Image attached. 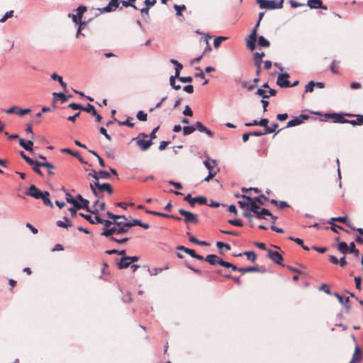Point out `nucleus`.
Listing matches in <instances>:
<instances>
[{"mask_svg": "<svg viewBox=\"0 0 363 363\" xmlns=\"http://www.w3.org/2000/svg\"><path fill=\"white\" fill-rule=\"evenodd\" d=\"M147 113L143 111H139L137 113V118L140 121H147Z\"/></svg>", "mask_w": 363, "mask_h": 363, "instance_id": "46", "label": "nucleus"}, {"mask_svg": "<svg viewBox=\"0 0 363 363\" xmlns=\"http://www.w3.org/2000/svg\"><path fill=\"white\" fill-rule=\"evenodd\" d=\"M216 246L218 248L220 252L222 254L223 253V249H225L226 251H228L230 250V246L228 244H226V243H224V242H222L220 241L216 242Z\"/></svg>", "mask_w": 363, "mask_h": 363, "instance_id": "36", "label": "nucleus"}, {"mask_svg": "<svg viewBox=\"0 0 363 363\" xmlns=\"http://www.w3.org/2000/svg\"><path fill=\"white\" fill-rule=\"evenodd\" d=\"M196 130V128L194 125L184 126L183 128V134L184 135H188L193 133Z\"/></svg>", "mask_w": 363, "mask_h": 363, "instance_id": "41", "label": "nucleus"}, {"mask_svg": "<svg viewBox=\"0 0 363 363\" xmlns=\"http://www.w3.org/2000/svg\"><path fill=\"white\" fill-rule=\"evenodd\" d=\"M84 110L86 111V112L92 114L93 116L97 115V112H96L94 106L90 104H88L87 106L85 108H84Z\"/></svg>", "mask_w": 363, "mask_h": 363, "instance_id": "44", "label": "nucleus"}, {"mask_svg": "<svg viewBox=\"0 0 363 363\" xmlns=\"http://www.w3.org/2000/svg\"><path fill=\"white\" fill-rule=\"evenodd\" d=\"M99 132L104 135L105 136V138L108 140H111V137L110 136V135H108L107 133V131H106V129L104 127H101L100 129H99Z\"/></svg>", "mask_w": 363, "mask_h": 363, "instance_id": "61", "label": "nucleus"}, {"mask_svg": "<svg viewBox=\"0 0 363 363\" xmlns=\"http://www.w3.org/2000/svg\"><path fill=\"white\" fill-rule=\"evenodd\" d=\"M41 162H37V161H35V163L34 164H33V169L34 170L35 172H36L37 174H38L39 175H43V173L41 172V170L40 169V167H42L41 165H40L39 164H40Z\"/></svg>", "mask_w": 363, "mask_h": 363, "instance_id": "53", "label": "nucleus"}, {"mask_svg": "<svg viewBox=\"0 0 363 363\" xmlns=\"http://www.w3.org/2000/svg\"><path fill=\"white\" fill-rule=\"evenodd\" d=\"M20 155L28 164H29L30 165L34 164L35 161L33 159H31L30 157L26 156V154L23 151H21Z\"/></svg>", "mask_w": 363, "mask_h": 363, "instance_id": "52", "label": "nucleus"}, {"mask_svg": "<svg viewBox=\"0 0 363 363\" xmlns=\"http://www.w3.org/2000/svg\"><path fill=\"white\" fill-rule=\"evenodd\" d=\"M79 215L88 220L91 224H99L101 222V218L96 215L93 216L91 214H84L82 213H80Z\"/></svg>", "mask_w": 363, "mask_h": 363, "instance_id": "14", "label": "nucleus"}, {"mask_svg": "<svg viewBox=\"0 0 363 363\" xmlns=\"http://www.w3.org/2000/svg\"><path fill=\"white\" fill-rule=\"evenodd\" d=\"M243 255H246L247 259L252 262H254L257 258L256 254L252 251L245 252Z\"/></svg>", "mask_w": 363, "mask_h": 363, "instance_id": "51", "label": "nucleus"}, {"mask_svg": "<svg viewBox=\"0 0 363 363\" xmlns=\"http://www.w3.org/2000/svg\"><path fill=\"white\" fill-rule=\"evenodd\" d=\"M174 9L177 11V16H182V11L186 9V6L184 5H182V6H180V5H174Z\"/></svg>", "mask_w": 363, "mask_h": 363, "instance_id": "57", "label": "nucleus"}, {"mask_svg": "<svg viewBox=\"0 0 363 363\" xmlns=\"http://www.w3.org/2000/svg\"><path fill=\"white\" fill-rule=\"evenodd\" d=\"M91 189L93 194L97 198L103 197L104 193L106 192L108 195L113 194V189L111 184L104 183L101 184L99 181H94L90 184Z\"/></svg>", "mask_w": 363, "mask_h": 363, "instance_id": "4", "label": "nucleus"}, {"mask_svg": "<svg viewBox=\"0 0 363 363\" xmlns=\"http://www.w3.org/2000/svg\"><path fill=\"white\" fill-rule=\"evenodd\" d=\"M349 120L344 118L341 115H335V122L348 123Z\"/></svg>", "mask_w": 363, "mask_h": 363, "instance_id": "60", "label": "nucleus"}, {"mask_svg": "<svg viewBox=\"0 0 363 363\" xmlns=\"http://www.w3.org/2000/svg\"><path fill=\"white\" fill-rule=\"evenodd\" d=\"M277 123H273L271 126H268V124L267 125V127H265L264 129V133L269 134L274 133L276 129L278 128Z\"/></svg>", "mask_w": 363, "mask_h": 363, "instance_id": "43", "label": "nucleus"}, {"mask_svg": "<svg viewBox=\"0 0 363 363\" xmlns=\"http://www.w3.org/2000/svg\"><path fill=\"white\" fill-rule=\"evenodd\" d=\"M77 199L80 201L79 207L78 208H86L88 207L89 201L84 199L80 194L77 196Z\"/></svg>", "mask_w": 363, "mask_h": 363, "instance_id": "37", "label": "nucleus"}, {"mask_svg": "<svg viewBox=\"0 0 363 363\" xmlns=\"http://www.w3.org/2000/svg\"><path fill=\"white\" fill-rule=\"evenodd\" d=\"M126 223H127V226L128 227L129 229L131 227L135 226V225L140 226V227L143 228L144 229H148L150 228L149 224L142 223V221L138 219H133L131 221L126 220Z\"/></svg>", "mask_w": 363, "mask_h": 363, "instance_id": "18", "label": "nucleus"}, {"mask_svg": "<svg viewBox=\"0 0 363 363\" xmlns=\"http://www.w3.org/2000/svg\"><path fill=\"white\" fill-rule=\"evenodd\" d=\"M152 143L151 140H138L137 145L140 147L142 150H147L151 145Z\"/></svg>", "mask_w": 363, "mask_h": 363, "instance_id": "24", "label": "nucleus"}, {"mask_svg": "<svg viewBox=\"0 0 363 363\" xmlns=\"http://www.w3.org/2000/svg\"><path fill=\"white\" fill-rule=\"evenodd\" d=\"M258 45L261 47L269 48L270 45L269 41L264 36L260 35L258 38Z\"/></svg>", "mask_w": 363, "mask_h": 363, "instance_id": "33", "label": "nucleus"}, {"mask_svg": "<svg viewBox=\"0 0 363 363\" xmlns=\"http://www.w3.org/2000/svg\"><path fill=\"white\" fill-rule=\"evenodd\" d=\"M204 166L207 168L208 172H216L218 173V168L217 167V163L214 160H210L208 158L206 160L203 162Z\"/></svg>", "mask_w": 363, "mask_h": 363, "instance_id": "12", "label": "nucleus"}, {"mask_svg": "<svg viewBox=\"0 0 363 363\" xmlns=\"http://www.w3.org/2000/svg\"><path fill=\"white\" fill-rule=\"evenodd\" d=\"M64 219L65 221L63 220H58L57 222V225L60 228H67L71 227L72 225V223L70 220H69L67 217H64Z\"/></svg>", "mask_w": 363, "mask_h": 363, "instance_id": "27", "label": "nucleus"}, {"mask_svg": "<svg viewBox=\"0 0 363 363\" xmlns=\"http://www.w3.org/2000/svg\"><path fill=\"white\" fill-rule=\"evenodd\" d=\"M33 139L29 140H25L23 138L19 139V145L27 151H32L33 143L32 141Z\"/></svg>", "mask_w": 363, "mask_h": 363, "instance_id": "19", "label": "nucleus"}, {"mask_svg": "<svg viewBox=\"0 0 363 363\" xmlns=\"http://www.w3.org/2000/svg\"><path fill=\"white\" fill-rule=\"evenodd\" d=\"M68 16L72 18V21L77 25H84V23L82 21L80 16L79 17L77 14L69 13Z\"/></svg>", "mask_w": 363, "mask_h": 363, "instance_id": "40", "label": "nucleus"}, {"mask_svg": "<svg viewBox=\"0 0 363 363\" xmlns=\"http://www.w3.org/2000/svg\"><path fill=\"white\" fill-rule=\"evenodd\" d=\"M255 43H256V38H250V37L248 36L246 39L247 47L251 51H252L255 49Z\"/></svg>", "mask_w": 363, "mask_h": 363, "instance_id": "31", "label": "nucleus"}, {"mask_svg": "<svg viewBox=\"0 0 363 363\" xmlns=\"http://www.w3.org/2000/svg\"><path fill=\"white\" fill-rule=\"evenodd\" d=\"M348 123H350L352 125H363V115H357L356 120H349Z\"/></svg>", "mask_w": 363, "mask_h": 363, "instance_id": "30", "label": "nucleus"}, {"mask_svg": "<svg viewBox=\"0 0 363 363\" xmlns=\"http://www.w3.org/2000/svg\"><path fill=\"white\" fill-rule=\"evenodd\" d=\"M183 114L184 116H193V112L191 109V108L189 106H185V108L183 111Z\"/></svg>", "mask_w": 363, "mask_h": 363, "instance_id": "62", "label": "nucleus"}, {"mask_svg": "<svg viewBox=\"0 0 363 363\" xmlns=\"http://www.w3.org/2000/svg\"><path fill=\"white\" fill-rule=\"evenodd\" d=\"M260 9H276L283 6L284 0H257Z\"/></svg>", "mask_w": 363, "mask_h": 363, "instance_id": "5", "label": "nucleus"}, {"mask_svg": "<svg viewBox=\"0 0 363 363\" xmlns=\"http://www.w3.org/2000/svg\"><path fill=\"white\" fill-rule=\"evenodd\" d=\"M129 259H130L129 257H127V256L122 257L120 262L118 264V268L119 269H125V268H127V267L131 266L132 263H131L130 260H129Z\"/></svg>", "mask_w": 363, "mask_h": 363, "instance_id": "23", "label": "nucleus"}, {"mask_svg": "<svg viewBox=\"0 0 363 363\" xmlns=\"http://www.w3.org/2000/svg\"><path fill=\"white\" fill-rule=\"evenodd\" d=\"M241 86L243 89H245L248 91H252L255 89V84L251 82H247V81H243L242 83H241Z\"/></svg>", "mask_w": 363, "mask_h": 363, "instance_id": "38", "label": "nucleus"}, {"mask_svg": "<svg viewBox=\"0 0 363 363\" xmlns=\"http://www.w3.org/2000/svg\"><path fill=\"white\" fill-rule=\"evenodd\" d=\"M319 289H320V291H325V292L326 294H331V291H330V287H329V286H328V284H322V285L320 286Z\"/></svg>", "mask_w": 363, "mask_h": 363, "instance_id": "58", "label": "nucleus"}, {"mask_svg": "<svg viewBox=\"0 0 363 363\" xmlns=\"http://www.w3.org/2000/svg\"><path fill=\"white\" fill-rule=\"evenodd\" d=\"M264 56V53L262 52L261 53L255 52L254 54V61L255 64L257 67H259L262 62V57Z\"/></svg>", "mask_w": 363, "mask_h": 363, "instance_id": "26", "label": "nucleus"}, {"mask_svg": "<svg viewBox=\"0 0 363 363\" xmlns=\"http://www.w3.org/2000/svg\"><path fill=\"white\" fill-rule=\"evenodd\" d=\"M194 127L196 128V130H198L201 133H205L210 137L213 136V133L209 129L206 128L201 122L197 121L195 123Z\"/></svg>", "mask_w": 363, "mask_h": 363, "instance_id": "22", "label": "nucleus"}, {"mask_svg": "<svg viewBox=\"0 0 363 363\" xmlns=\"http://www.w3.org/2000/svg\"><path fill=\"white\" fill-rule=\"evenodd\" d=\"M361 350H360V348L359 347V346H356L355 347V350H354V353L353 354V357H352V361L354 362L355 361H360L362 359V356H361Z\"/></svg>", "mask_w": 363, "mask_h": 363, "instance_id": "35", "label": "nucleus"}, {"mask_svg": "<svg viewBox=\"0 0 363 363\" xmlns=\"http://www.w3.org/2000/svg\"><path fill=\"white\" fill-rule=\"evenodd\" d=\"M39 164L41 165L42 167H46L48 169V173L50 175H52L54 174V172H52V169H54V166L51 163H50V162H43V163H40Z\"/></svg>", "mask_w": 363, "mask_h": 363, "instance_id": "45", "label": "nucleus"}, {"mask_svg": "<svg viewBox=\"0 0 363 363\" xmlns=\"http://www.w3.org/2000/svg\"><path fill=\"white\" fill-rule=\"evenodd\" d=\"M206 202H207V200L203 196L194 197L192 199V202H190V206L191 207H194L196 203H199L200 205H203V204H206Z\"/></svg>", "mask_w": 363, "mask_h": 363, "instance_id": "25", "label": "nucleus"}, {"mask_svg": "<svg viewBox=\"0 0 363 363\" xmlns=\"http://www.w3.org/2000/svg\"><path fill=\"white\" fill-rule=\"evenodd\" d=\"M119 5L118 0H111L108 4L101 9H99L101 12H110L115 11Z\"/></svg>", "mask_w": 363, "mask_h": 363, "instance_id": "13", "label": "nucleus"}, {"mask_svg": "<svg viewBox=\"0 0 363 363\" xmlns=\"http://www.w3.org/2000/svg\"><path fill=\"white\" fill-rule=\"evenodd\" d=\"M31 111V110L30 108H20L18 110V111L16 112V114H18V116H23L26 113H28Z\"/></svg>", "mask_w": 363, "mask_h": 363, "instance_id": "63", "label": "nucleus"}, {"mask_svg": "<svg viewBox=\"0 0 363 363\" xmlns=\"http://www.w3.org/2000/svg\"><path fill=\"white\" fill-rule=\"evenodd\" d=\"M338 62L333 60L330 64V71L334 74L338 73Z\"/></svg>", "mask_w": 363, "mask_h": 363, "instance_id": "47", "label": "nucleus"}, {"mask_svg": "<svg viewBox=\"0 0 363 363\" xmlns=\"http://www.w3.org/2000/svg\"><path fill=\"white\" fill-rule=\"evenodd\" d=\"M129 228L127 226L126 220H117L113 227L108 230H104L101 233V235L108 237L109 235H117L122 234H127Z\"/></svg>", "mask_w": 363, "mask_h": 363, "instance_id": "3", "label": "nucleus"}, {"mask_svg": "<svg viewBox=\"0 0 363 363\" xmlns=\"http://www.w3.org/2000/svg\"><path fill=\"white\" fill-rule=\"evenodd\" d=\"M179 213L183 216L184 217V222L187 224L189 223H193V224H196L198 223L199 222V220H198V217L196 214L190 212V211H187L186 210H184L182 208H180L179 210Z\"/></svg>", "mask_w": 363, "mask_h": 363, "instance_id": "7", "label": "nucleus"}, {"mask_svg": "<svg viewBox=\"0 0 363 363\" xmlns=\"http://www.w3.org/2000/svg\"><path fill=\"white\" fill-rule=\"evenodd\" d=\"M205 261L208 262L211 265L220 264V266H228V262H225L219 258L216 255H208L205 258Z\"/></svg>", "mask_w": 363, "mask_h": 363, "instance_id": "8", "label": "nucleus"}, {"mask_svg": "<svg viewBox=\"0 0 363 363\" xmlns=\"http://www.w3.org/2000/svg\"><path fill=\"white\" fill-rule=\"evenodd\" d=\"M238 203L240 208H249L250 201L242 199V200L239 201Z\"/></svg>", "mask_w": 363, "mask_h": 363, "instance_id": "56", "label": "nucleus"}, {"mask_svg": "<svg viewBox=\"0 0 363 363\" xmlns=\"http://www.w3.org/2000/svg\"><path fill=\"white\" fill-rule=\"evenodd\" d=\"M289 77V75L287 73L280 74L278 76L277 84L281 87H290L291 84L288 80Z\"/></svg>", "mask_w": 363, "mask_h": 363, "instance_id": "9", "label": "nucleus"}, {"mask_svg": "<svg viewBox=\"0 0 363 363\" xmlns=\"http://www.w3.org/2000/svg\"><path fill=\"white\" fill-rule=\"evenodd\" d=\"M228 39V37H224V36H218V37H216L215 39H214V41H213V45L216 48H218L221 43L224 40H226Z\"/></svg>", "mask_w": 363, "mask_h": 363, "instance_id": "42", "label": "nucleus"}, {"mask_svg": "<svg viewBox=\"0 0 363 363\" xmlns=\"http://www.w3.org/2000/svg\"><path fill=\"white\" fill-rule=\"evenodd\" d=\"M90 174L91 175V174ZM92 177L96 179L95 181H99V179H108L110 177V174L104 170H100L99 172L94 171Z\"/></svg>", "mask_w": 363, "mask_h": 363, "instance_id": "20", "label": "nucleus"}, {"mask_svg": "<svg viewBox=\"0 0 363 363\" xmlns=\"http://www.w3.org/2000/svg\"><path fill=\"white\" fill-rule=\"evenodd\" d=\"M53 97L55 99H60L62 103H64L67 101V99L71 97L70 95H65L63 93H53Z\"/></svg>", "mask_w": 363, "mask_h": 363, "instance_id": "29", "label": "nucleus"}, {"mask_svg": "<svg viewBox=\"0 0 363 363\" xmlns=\"http://www.w3.org/2000/svg\"><path fill=\"white\" fill-rule=\"evenodd\" d=\"M94 207L95 208V210L98 211L99 210L104 211L105 210L106 204L104 202H100L99 199H96L94 201Z\"/></svg>", "mask_w": 363, "mask_h": 363, "instance_id": "39", "label": "nucleus"}, {"mask_svg": "<svg viewBox=\"0 0 363 363\" xmlns=\"http://www.w3.org/2000/svg\"><path fill=\"white\" fill-rule=\"evenodd\" d=\"M76 11H77V13H76V14H77L79 17L80 16V18L82 19V16H83L84 13L86 11V6H79L77 9Z\"/></svg>", "mask_w": 363, "mask_h": 363, "instance_id": "50", "label": "nucleus"}, {"mask_svg": "<svg viewBox=\"0 0 363 363\" xmlns=\"http://www.w3.org/2000/svg\"><path fill=\"white\" fill-rule=\"evenodd\" d=\"M334 296L337 298V300L341 304L345 305L347 307H349L348 303L350 302V299L348 297L344 298L342 296H340L338 293L336 292L334 294Z\"/></svg>", "mask_w": 363, "mask_h": 363, "instance_id": "32", "label": "nucleus"}, {"mask_svg": "<svg viewBox=\"0 0 363 363\" xmlns=\"http://www.w3.org/2000/svg\"><path fill=\"white\" fill-rule=\"evenodd\" d=\"M66 200L69 203L73 204L75 208L79 207V204L77 201L67 191H66Z\"/></svg>", "mask_w": 363, "mask_h": 363, "instance_id": "28", "label": "nucleus"}, {"mask_svg": "<svg viewBox=\"0 0 363 363\" xmlns=\"http://www.w3.org/2000/svg\"><path fill=\"white\" fill-rule=\"evenodd\" d=\"M26 194L36 199H42L45 205L51 207L52 206V203L49 198L50 194L48 191H40L34 184L30 186L26 191Z\"/></svg>", "mask_w": 363, "mask_h": 363, "instance_id": "2", "label": "nucleus"}, {"mask_svg": "<svg viewBox=\"0 0 363 363\" xmlns=\"http://www.w3.org/2000/svg\"><path fill=\"white\" fill-rule=\"evenodd\" d=\"M228 222L231 225H235V226H238V227L242 226V222L240 220H239V219L230 220Z\"/></svg>", "mask_w": 363, "mask_h": 363, "instance_id": "64", "label": "nucleus"}, {"mask_svg": "<svg viewBox=\"0 0 363 363\" xmlns=\"http://www.w3.org/2000/svg\"><path fill=\"white\" fill-rule=\"evenodd\" d=\"M257 94L263 97V99L268 98L270 96H274L276 94V90L273 89H269L268 91L259 88L257 91Z\"/></svg>", "mask_w": 363, "mask_h": 363, "instance_id": "17", "label": "nucleus"}, {"mask_svg": "<svg viewBox=\"0 0 363 363\" xmlns=\"http://www.w3.org/2000/svg\"><path fill=\"white\" fill-rule=\"evenodd\" d=\"M109 240L114 242L117 244H123L126 242L130 238L126 236V234L117 235H109L106 237Z\"/></svg>", "mask_w": 363, "mask_h": 363, "instance_id": "11", "label": "nucleus"}, {"mask_svg": "<svg viewBox=\"0 0 363 363\" xmlns=\"http://www.w3.org/2000/svg\"><path fill=\"white\" fill-rule=\"evenodd\" d=\"M175 78H177L175 76H171L169 79L170 85L175 89V90H179L181 89L180 85H177L175 82Z\"/></svg>", "mask_w": 363, "mask_h": 363, "instance_id": "48", "label": "nucleus"}, {"mask_svg": "<svg viewBox=\"0 0 363 363\" xmlns=\"http://www.w3.org/2000/svg\"><path fill=\"white\" fill-rule=\"evenodd\" d=\"M146 213L148 214L158 216H161V217H164V218H167V216H169V214H166V213H160V212H157V211H150V210H147Z\"/></svg>", "mask_w": 363, "mask_h": 363, "instance_id": "54", "label": "nucleus"}, {"mask_svg": "<svg viewBox=\"0 0 363 363\" xmlns=\"http://www.w3.org/2000/svg\"><path fill=\"white\" fill-rule=\"evenodd\" d=\"M337 250L345 255L348 252V245L345 242H340L337 245Z\"/></svg>", "mask_w": 363, "mask_h": 363, "instance_id": "34", "label": "nucleus"}, {"mask_svg": "<svg viewBox=\"0 0 363 363\" xmlns=\"http://www.w3.org/2000/svg\"><path fill=\"white\" fill-rule=\"evenodd\" d=\"M178 79L183 83L191 82L193 79L191 77H177Z\"/></svg>", "mask_w": 363, "mask_h": 363, "instance_id": "59", "label": "nucleus"}, {"mask_svg": "<svg viewBox=\"0 0 363 363\" xmlns=\"http://www.w3.org/2000/svg\"><path fill=\"white\" fill-rule=\"evenodd\" d=\"M268 251V257L276 264H282L283 257L282 255L278 252L277 251H273L272 250H267Z\"/></svg>", "mask_w": 363, "mask_h": 363, "instance_id": "10", "label": "nucleus"}, {"mask_svg": "<svg viewBox=\"0 0 363 363\" xmlns=\"http://www.w3.org/2000/svg\"><path fill=\"white\" fill-rule=\"evenodd\" d=\"M307 6L311 9H322L327 10L328 7L323 6L321 0H308Z\"/></svg>", "mask_w": 363, "mask_h": 363, "instance_id": "16", "label": "nucleus"}, {"mask_svg": "<svg viewBox=\"0 0 363 363\" xmlns=\"http://www.w3.org/2000/svg\"><path fill=\"white\" fill-rule=\"evenodd\" d=\"M269 123V120L267 118H262L260 121L254 120L252 122L246 123L245 124V126H252V125H259L262 127H267V125Z\"/></svg>", "mask_w": 363, "mask_h": 363, "instance_id": "21", "label": "nucleus"}, {"mask_svg": "<svg viewBox=\"0 0 363 363\" xmlns=\"http://www.w3.org/2000/svg\"><path fill=\"white\" fill-rule=\"evenodd\" d=\"M106 215L110 218L113 219V220H104V219L101 218V222L99 223V224L104 225V230H108V229L111 228L117 220H119V219H123L125 220H127V218L125 216L116 215V214L111 213L110 211H107Z\"/></svg>", "mask_w": 363, "mask_h": 363, "instance_id": "6", "label": "nucleus"}, {"mask_svg": "<svg viewBox=\"0 0 363 363\" xmlns=\"http://www.w3.org/2000/svg\"><path fill=\"white\" fill-rule=\"evenodd\" d=\"M307 118H308V116L306 115H300L298 117H295L294 118L288 121L286 127H293V126L300 125Z\"/></svg>", "mask_w": 363, "mask_h": 363, "instance_id": "15", "label": "nucleus"}, {"mask_svg": "<svg viewBox=\"0 0 363 363\" xmlns=\"http://www.w3.org/2000/svg\"><path fill=\"white\" fill-rule=\"evenodd\" d=\"M258 269L255 267H243L240 268V272L242 273H247V272H257Z\"/></svg>", "mask_w": 363, "mask_h": 363, "instance_id": "49", "label": "nucleus"}, {"mask_svg": "<svg viewBox=\"0 0 363 363\" xmlns=\"http://www.w3.org/2000/svg\"><path fill=\"white\" fill-rule=\"evenodd\" d=\"M236 197H241L245 200H247L250 201L249 208H247L251 212L254 213L255 217L258 219H264L265 218V215H270V212L266 208L260 209L259 206V203L252 198L246 196V195H238L235 194Z\"/></svg>", "mask_w": 363, "mask_h": 363, "instance_id": "1", "label": "nucleus"}, {"mask_svg": "<svg viewBox=\"0 0 363 363\" xmlns=\"http://www.w3.org/2000/svg\"><path fill=\"white\" fill-rule=\"evenodd\" d=\"M314 86L315 82L313 81L309 82L305 87V92H312L313 91Z\"/></svg>", "mask_w": 363, "mask_h": 363, "instance_id": "55", "label": "nucleus"}]
</instances>
